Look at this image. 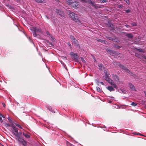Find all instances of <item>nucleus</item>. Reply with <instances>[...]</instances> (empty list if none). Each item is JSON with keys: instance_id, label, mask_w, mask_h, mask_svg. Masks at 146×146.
I'll return each instance as SVG.
<instances>
[{"instance_id": "6e6552de", "label": "nucleus", "mask_w": 146, "mask_h": 146, "mask_svg": "<svg viewBox=\"0 0 146 146\" xmlns=\"http://www.w3.org/2000/svg\"><path fill=\"white\" fill-rule=\"evenodd\" d=\"M56 12L58 14L60 15L62 17H63L64 14L63 12L58 9H56Z\"/></svg>"}, {"instance_id": "a211bd4d", "label": "nucleus", "mask_w": 146, "mask_h": 146, "mask_svg": "<svg viewBox=\"0 0 146 146\" xmlns=\"http://www.w3.org/2000/svg\"><path fill=\"white\" fill-rule=\"evenodd\" d=\"M73 2H72V1L71 0H68L67 1V3L69 5L71 4L72 5V3Z\"/></svg>"}, {"instance_id": "b1692460", "label": "nucleus", "mask_w": 146, "mask_h": 146, "mask_svg": "<svg viewBox=\"0 0 146 146\" xmlns=\"http://www.w3.org/2000/svg\"><path fill=\"white\" fill-rule=\"evenodd\" d=\"M131 105L134 106H135L137 105V104L136 103H134V102H132L131 104Z\"/></svg>"}, {"instance_id": "6ab92c4d", "label": "nucleus", "mask_w": 146, "mask_h": 146, "mask_svg": "<svg viewBox=\"0 0 146 146\" xmlns=\"http://www.w3.org/2000/svg\"><path fill=\"white\" fill-rule=\"evenodd\" d=\"M108 52L111 55H113V54L115 53V52L114 51L111 50H108Z\"/></svg>"}, {"instance_id": "a19ab883", "label": "nucleus", "mask_w": 146, "mask_h": 146, "mask_svg": "<svg viewBox=\"0 0 146 146\" xmlns=\"http://www.w3.org/2000/svg\"><path fill=\"white\" fill-rule=\"evenodd\" d=\"M48 109L50 111H52V109L51 107H48Z\"/></svg>"}, {"instance_id": "f3484780", "label": "nucleus", "mask_w": 146, "mask_h": 146, "mask_svg": "<svg viewBox=\"0 0 146 146\" xmlns=\"http://www.w3.org/2000/svg\"><path fill=\"white\" fill-rule=\"evenodd\" d=\"M8 120L9 122L12 124V125H13V123L14 122L9 117H8Z\"/></svg>"}, {"instance_id": "39448f33", "label": "nucleus", "mask_w": 146, "mask_h": 146, "mask_svg": "<svg viewBox=\"0 0 146 146\" xmlns=\"http://www.w3.org/2000/svg\"><path fill=\"white\" fill-rule=\"evenodd\" d=\"M109 83L111 85L113 86V87L115 89H117L118 88L117 86L114 82L111 79H110L107 82Z\"/></svg>"}, {"instance_id": "cd10ccee", "label": "nucleus", "mask_w": 146, "mask_h": 146, "mask_svg": "<svg viewBox=\"0 0 146 146\" xmlns=\"http://www.w3.org/2000/svg\"><path fill=\"white\" fill-rule=\"evenodd\" d=\"M108 40H111L113 41H114V40H115V39L111 37H108Z\"/></svg>"}, {"instance_id": "473e14b6", "label": "nucleus", "mask_w": 146, "mask_h": 146, "mask_svg": "<svg viewBox=\"0 0 146 146\" xmlns=\"http://www.w3.org/2000/svg\"><path fill=\"white\" fill-rule=\"evenodd\" d=\"M103 43L105 44H108V42L106 40H104Z\"/></svg>"}, {"instance_id": "4d7b16f0", "label": "nucleus", "mask_w": 146, "mask_h": 146, "mask_svg": "<svg viewBox=\"0 0 146 146\" xmlns=\"http://www.w3.org/2000/svg\"><path fill=\"white\" fill-rule=\"evenodd\" d=\"M64 58L66 59V57H65Z\"/></svg>"}, {"instance_id": "c756f323", "label": "nucleus", "mask_w": 146, "mask_h": 146, "mask_svg": "<svg viewBox=\"0 0 146 146\" xmlns=\"http://www.w3.org/2000/svg\"><path fill=\"white\" fill-rule=\"evenodd\" d=\"M104 40L100 39L97 40V41L98 42H101L102 43H103Z\"/></svg>"}, {"instance_id": "20e7f679", "label": "nucleus", "mask_w": 146, "mask_h": 146, "mask_svg": "<svg viewBox=\"0 0 146 146\" xmlns=\"http://www.w3.org/2000/svg\"><path fill=\"white\" fill-rule=\"evenodd\" d=\"M112 76L114 81L116 82L117 84H121L122 83L121 82L119 81V78L117 76L113 75Z\"/></svg>"}, {"instance_id": "c03bdc74", "label": "nucleus", "mask_w": 146, "mask_h": 146, "mask_svg": "<svg viewBox=\"0 0 146 146\" xmlns=\"http://www.w3.org/2000/svg\"><path fill=\"white\" fill-rule=\"evenodd\" d=\"M2 105L4 107H5V104L4 103H2Z\"/></svg>"}, {"instance_id": "e433bc0d", "label": "nucleus", "mask_w": 146, "mask_h": 146, "mask_svg": "<svg viewBox=\"0 0 146 146\" xmlns=\"http://www.w3.org/2000/svg\"><path fill=\"white\" fill-rule=\"evenodd\" d=\"M80 58H81V59L82 61L83 62H85V60H84V58L83 57H81Z\"/></svg>"}, {"instance_id": "603ef678", "label": "nucleus", "mask_w": 146, "mask_h": 146, "mask_svg": "<svg viewBox=\"0 0 146 146\" xmlns=\"http://www.w3.org/2000/svg\"><path fill=\"white\" fill-rule=\"evenodd\" d=\"M137 135H141L140 134V133H139V134H137Z\"/></svg>"}, {"instance_id": "864d4df0", "label": "nucleus", "mask_w": 146, "mask_h": 146, "mask_svg": "<svg viewBox=\"0 0 146 146\" xmlns=\"http://www.w3.org/2000/svg\"><path fill=\"white\" fill-rule=\"evenodd\" d=\"M145 96H146V92H145Z\"/></svg>"}, {"instance_id": "7c9ffc66", "label": "nucleus", "mask_w": 146, "mask_h": 146, "mask_svg": "<svg viewBox=\"0 0 146 146\" xmlns=\"http://www.w3.org/2000/svg\"><path fill=\"white\" fill-rule=\"evenodd\" d=\"M131 25L133 26H136L137 25V24L136 23H132Z\"/></svg>"}, {"instance_id": "58836bf2", "label": "nucleus", "mask_w": 146, "mask_h": 146, "mask_svg": "<svg viewBox=\"0 0 146 146\" xmlns=\"http://www.w3.org/2000/svg\"><path fill=\"white\" fill-rule=\"evenodd\" d=\"M135 55L137 56V57H139V55L138 54H137V53H135Z\"/></svg>"}, {"instance_id": "f03ea898", "label": "nucleus", "mask_w": 146, "mask_h": 146, "mask_svg": "<svg viewBox=\"0 0 146 146\" xmlns=\"http://www.w3.org/2000/svg\"><path fill=\"white\" fill-rule=\"evenodd\" d=\"M30 30L32 32L33 35L34 37H36L37 34L36 33H39L42 34V32L40 29L37 28L35 27H33L30 29Z\"/></svg>"}, {"instance_id": "c9c22d12", "label": "nucleus", "mask_w": 146, "mask_h": 146, "mask_svg": "<svg viewBox=\"0 0 146 146\" xmlns=\"http://www.w3.org/2000/svg\"><path fill=\"white\" fill-rule=\"evenodd\" d=\"M120 90L123 93H125V90H123L122 89H120Z\"/></svg>"}, {"instance_id": "9b49d317", "label": "nucleus", "mask_w": 146, "mask_h": 146, "mask_svg": "<svg viewBox=\"0 0 146 146\" xmlns=\"http://www.w3.org/2000/svg\"><path fill=\"white\" fill-rule=\"evenodd\" d=\"M46 34L49 36L53 40V41H55L56 40L53 37V36L48 31H47L46 32Z\"/></svg>"}, {"instance_id": "f704fd0d", "label": "nucleus", "mask_w": 146, "mask_h": 146, "mask_svg": "<svg viewBox=\"0 0 146 146\" xmlns=\"http://www.w3.org/2000/svg\"><path fill=\"white\" fill-rule=\"evenodd\" d=\"M130 11L129 9H127L125 10V12L126 13H128L130 12Z\"/></svg>"}, {"instance_id": "2eb2a0df", "label": "nucleus", "mask_w": 146, "mask_h": 146, "mask_svg": "<svg viewBox=\"0 0 146 146\" xmlns=\"http://www.w3.org/2000/svg\"><path fill=\"white\" fill-rule=\"evenodd\" d=\"M121 68H122V69L126 71L127 72H129V70L127 69L126 67H125L123 65H121Z\"/></svg>"}, {"instance_id": "423d86ee", "label": "nucleus", "mask_w": 146, "mask_h": 146, "mask_svg": "<svg viewBox=\"0 0 146 146\" xmlns=\"http://www.w3.org/2000/svg\"><path fill=\"white\" fill-rule=\"evenodd\" d=\"M104 72L105 74V80L108 82V81L110 79H111L110 77H109L108 76V73L107 72L106 70H104Z\"/></svg>"}, {"instance_id": "1a4fd4ad", "label": "nucleus", "mask_w": 146, "mask_h": 146, "mask_svg": "<svg viewBox=\"0 0 146 146\" xmlns=\"http://www.w3.org/2000/svg\"><path fill=\"white\" fill-rule=\"evenodd\" d=\"M70 38L71 39L72 42L74 43H76L78 41L76 40L74 37L72 35H70Z\"/></svg>"}, {"instance_id": "a878e982", "label": "nucleus", "mask_w": 146, "mask_h": 146, "mask_svg": "<svg viewBox=\"0 0 146 146\" xmlns=\"http://www.w3.org/2000/svg\"><path fill=\"white\" fill-rule=\"evenodd\" d=\"M4 125L6 127H8L10 126V125L7 123H5L4 124Z\"/></svg>"}, {"instance_id": "37998d69", "label": "nucleus", "mask_w": 146, "mask_h": 146, "mask_svg": "<svg viewBox=\"0 0 146 146\" xmlns=\"http://www.w3.org/2000/svg\"><path fill=\"white\" fill-rule=\"evenodd\" d=\"M19 134L20 135H20H22V134H23V133H22L21 132H19Z\"/></svg>"}, {"instance_id": "49530a36", "label": "nucleus", "mask_w": 146, "mask_h": 146, "mask_svg": "<svg viewBox=\"0 0 146 146\" xmlns=\"http://www.w3.org/2000/svg\"><path fill=\"white\" fill-rule=\"evenodd\" d=\"M100 83H101V84L102 85H104V83L103 82H100Z\"/></svg>"}, {"instance_id": "79ce46f5", "label": "nucleus", "mask_w": 146, "mask_h": 146, "mask_svg": "<svg viewBox=\"0 0 146 146\" xmlns=\"http://www.w3.org/2000/svg\"><path fill=\"white\" fill-rule=\"evenodd\" d=\"M125 26L127 28H128V27H130V26L129 25H125Z\"/></svg>"}, {"instance_id": "6e6d98bb", "label": "nucleus", "mask_w": 146, "mask_h": 146, "mask_svg": "<svg viewBox=\"0 0 146 146\" xmlns=\"http://www.w3.org/2000/svg\"><path fill=\"white\" fill-rule=\"evenodd\" d=\"M144 58H145V59H146V56L144 57Z\"/></svg>"}, {"instance_id": "ddd939ff", "label": "nucleus", "mask_w": 146, "mask_h": 146, "mask_svg": "<svg viewBox=\"0 0 146 146\" xmlns=\"http://www.w3.org/2000/svg\"><path fill=\"white\" fill-rule=\"evenodd\" d=\"M129 84L131 89L133 90H135V87L132 84L129 83Z\"/></svg>"}, {"instance_id": "5fc2aeb1", "label": "nucleus", "mask_w": 146, "mask_h": 146, "mask_svg": "<svg viewBox=\"0 0 146 146\" xmlns=\"http://www.w3.org/2000/svg\"><path fill=\"white\" fill-rule=\"evenodd\" d=\"M98 7L100 8V6H98Z\"/></svg>"}, {"instance_id": "a18cd8bd", "label": "nucleus", "mask_w": 146, "mask_h": 146, "mask_svg": "<svg viewBox=\"0 0 146 146\" xmlns=\"http://www.w3.org/2000/svg\"><path fill=\"white\" fill-rule=\"evenodd\" d=\"M96 83L98 84V83H99V81L98 80H96Z\"/></svg>"}, {"instance_id": "09e8293b", "label": "nucleus", "mask_w": 146, "mask_h": 146, "mask_svg": "<svg viewBox=\"0 0 146 146\" xmlns=\"http://www.w3.org/2000/svg\"><path fill=\"white\" fill-rule=\"evenodd\" d=\"M16 1L17 2H19V1H20V0H16Z\"/></svg>"}, {"instance_id": "2f4dec72", "label": "nucleus", "mask_w": 146, "mask_h": 146, "mask_svg": "<svg viewBox=\"0 0 146 146\" xmlns=\"http://www.w3.org/2000/svg\"><path fill=\"white\" fill-rule=\"evenodd\" d=\"M67 44L68 45V46L70 47V48H71V45L69 42H68Z\"/></svg>"}, {"instance_id": "13d9d810", "label": "nucleus", "mask_w": 146, "mask_h": 146, "mask_svg": "<svg viewBox=\"0 0 146 146\" xmlns=\"http://www.w3.org/2000/svg\"><path fill=\"white\" fill-rule=\"evenodd\" d=\"M55 0V1H58V0Z\"/></svg>"}, {"instance_id": "ea45409f", "label": "nucleus", "mask_w": 146, "mask_h": 146, "mask_svg": "<svg viewBox=\"0 0 146 146\" xmlns=\"http://www.w3.org/2000/svg\"><path fill=\"white\" fill-rule=\"evenodd\" d=\"M137 49L140 52H143V51L141 50H140V49Z\"/></svg>"}, {"instance_id": "7ed1b4c3", "label": "nucleus", "mask_w": 146, "mask_h": 146, "mask_svg": "<svg viewBox=\"0 0 146 146\" xmlns=\"http://www.w3.org/2000/svg\"><path fill=\"white\" fill-rule=\"evenodd\" d=\"M69 15L70 17L74 21L76 22L79 21V20L78 19V17L77 16V15L75 14L74 13L72 12H70L69 13Z\"/></svg>"}, {"instance_id": "5701e85b", "label": "nucleus", "mask_w": 146, "mask_h": 146, "mask_svg": "<svg viewBox=\"0 0 146 146\" xmlns=\"http://www.w3.org/2000/svg\"><path fill=\"white\" fill-rule=\"evenodd\" d=\"M15 125L17 126L18 127L20 128L23 129H23L22 127L19 125L18 124H17V123H15Z\"/></svg>"}, {"instance_id": "c85d7f7f", "label": "nucleus", "mask_w": 146, "mask_h": 146, "mask_svg": "<svg viewBox=\"0 0 146 146\" xmlns=\"http://www.w3.org/2000/svg\"><path fill=\"white\" fill-rule=\"evenodd\" d=\"M86 2H88V3H91L92 4H93L94 3L92 2L91 0H88V1H86Z\"/></svg>"}, {"instance_id": "de8ad7c7", "label": "nucleus", "mask_w": 146, "mask_h": 146, "mask_svg": "<svg viewBox=\"0 0 146 146\" xmlns=\"http://www.w3.org/2000/svg\"><path fill=\"white\" fill-rule=\"evenodd\" d=\"M80 0L82 1V2H86V0Z\"/></svg>"}, {"instance_id": "3c124183", "label": "nucleus", "mask_w": 146, "mask_h": 146, "mask_svg": "<svg viewBox=\"0 0 146 146\" xmlns=\"http://www.w3.org/2000/svg\"><path fill=\"white\" fill-rule=\"evenodd\" d=\"M120 47H119V46H117V48H119Z\"/></svg>"}, {"instance_id": "f8f14e48", "label": "nucleus", "mask_w": 146, "mask_h": 146, "mask_svg": "<svg viewBox=\"0 0 146 146\" xmlns=\"http://www.w3.org/2000/svg\"><path fill=\"white\" fill-rule=\"evenodd\" d=\"M35 1L37 3H46V1L45 0H35Z\"/></svg>"}, {"instance_id": "4c0bfd02", "label": "nucleus", "mask_w": 146, "mask_h": 146, "mask_svg": "<svg viewBox=\"0 0 146 146\" xmlns=\"http://www.w3.org/2000/svg\"><path fill=\"white\" fill-rule=\"evenodd\" d=\"M122 7H123V6L121 5H118V7L120 9L122 8Z\"/></svg>"}, {"instance_id": "bf43d9fd", "label": "nucleus", "mask_w": 146, "mask_h": 146, "mask_svg": "<svg viewBox=\"0 0 146 146\" xmlns=\"http://www.w3.org/2000/svg\"><path fill=\"white\" fill-rule=\"evenodd\" d=\"M134 134H136L135 133H134Z\"/></svg>"}, {"instance_id": "f257e3e1", "label": "nucleus", "mask_w": 146, "mask_h": 146, "mask_svg": "<svg viewBox=\"0 0 146 146\" xmlns=\"http://www.w3.org/2000/svg\"><path fill=\"white\" fill-rule=\"evenodd\" d=\"M11 127H12V130L13 134L15 135L16 140L19 143L21 144L23 146H27L26 142L24 140L23 138H21L19 134L17 128L14 125H11Z\"/></svg>"}, {"instance_id": "8fccbe9b", "label": "nucleus", "mask_w": 146, "mask_h": 146, "mask_svg": "<svg viewBox=\"0 0 146 146\" xmlns=\"http://www.w3.org/2000/svg\"><path fill=\"white\" fill-rule=\"evenodd\" d=\"M46 17L47 19H49L48 17V16L46 15Z\"/></svg>"}, {"instance_id": "9d476101", "label": "nucleus", "mask_w": 146, "mask_h": 146, "mask_svg": "<svg viewBox=\"0 0 146 146\" xmlns=\"http://www.w3.org/2000/svg\"><path fill=\"white\" fill-rule=\"evenodd\" d=\"M29 133H27L24 132H23V134L25 137L26 139H29L31 137L30 135H29Z\"/></svg>"}, {"instance_id": "0eeeda50", "label": "nucleus", "mask_w": 146, "mask_h": 146, "mask_svg": "<svg viewBox=\"0 0 146 146\" xmlns=\"http://www.w3.org/2000/svg\"><path fill=\"white\" fill-rule=\"evenodd\" d=\"M72 7L74 8H76L79 6L78 3L76 2H73L71 5Z\"/></svg>"}, {"instance_id": "412c9836", "label": "nucleus", "mask_w": 146, "mask_h": 146, "mask_svg": "<svg viewBox=\"0 0 146 146\" xmlns=\"http://www.w3.org/2000/svg\"><path fill=\"white\" fill-rule=\"evenodd\" d=\"M103 65L102 64H99L98 65V67L99 69H102V68L103 67Z\"/></svg>"}, {"instance_id": "4468645a", "label": "nucleus", "mask_w": 146, "mask_h": 146, "mask_svg": "<svg viewBox=\"0 0 146 146\" xmlns=\"http://www.w3.org/2000/svg\"><path fill=\"white\" fill-rule=\"evenodd\" d=\"M107 88L110 92L114 91L115 90L114 88L111 86H108V87Z\"/></svg>"}, {"instance_id": "393cba45", "label": "nucleus", "mask_w": 146, "mask_h": 146, "mask_svg": "<svg viewBox=\"0 0 146 146\" xmlns=\"http://www.w3.org/2000/svg\"><path fill=\"white\" fill-rule=\"evenodd\" d=\"M107 0H100V2L102 3H103L105 2H107Z\"/></svg>"}, {"instance_id": "4be33fe9", "label": "nucleus", "mask_w": 146, "mask_h": 146, "mask_svg": "<svg viewBox=\"0 0 146 146\" xmlns=\"http://www.w3.org/2000/svg\"><path fill=\"white\" fill-rule=\"evenodd\" d=\"M96 89L97 91L98 92H101L102 91V90L98 87H96Z\"/></svg>"}, {"instance_id": "aec40b11", "label": "nucleus", "mask_w": 146, "mask_h": 146, "mask_svg": "<svg viewBox=\"0 0 146 146\" xmlns=\"http://www.w3.org/2000/svg\"><path fill=\"white\" fill-rule=\"evenodd\" d=\"M2 117H3L4 116L0 113V122L2 123L3 122V119Z\"/></svg>"}, {"instance_id": "bb28decb", "label": "nucleus", "mask_w": 146, "mask_h": 146, "mask_svg": "<svg viewBox=\"0 0 146 146\" xmlns=\"http://www.w3.org/2000/svg\"><path fill=\"white\" fill-rule=\"evenodd\" d=\"M73 55V57L74 59H76L77 58L78 56L77 54L74 53Z\"/></svg>"}, {"instance_id": "dca6fc26", "label": "nucleus", "mask_w": 146, "mask_h": 146, "mask_svg": "<svg viewBox=\"0 0 146 146\" xmlns=\"http://www.w3.org/2000/svg\"><path fill=\"white\" fill-rule=\"evenodd\" d=\"M126 36L130 38H132L133 37V35L130 34H127L126 35Z\"/></svg>"}, {"instance_id": "72a5a7b5", "label": "nucleus", "mask_w": 146, "mask_h": 146, "mask_svg": "<svg viewBox=\"0 0 146 146\" xmlns=\"http://www.w3.org/2000/svg\"><path fill=\"white\" fill-rule=\"evenodd\" d=\"M125 1H126V3H127L128 4H129V2L128 0H124Z\"/></svg>"}]
</instances>
